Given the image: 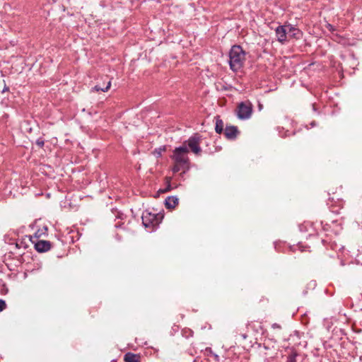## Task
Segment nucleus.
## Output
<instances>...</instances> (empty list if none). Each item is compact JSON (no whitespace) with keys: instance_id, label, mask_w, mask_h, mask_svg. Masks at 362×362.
<instances>
[{"instance_id":"20","label":"nucleus","mask_w":362,"mask_h":362,"mask_svg":"<svg viewBox=\"0 0 362 362\" xmlns=\"http://www.w3.org/2000/svg\"><path fill=\"white\" fill-rule=\"evenodd\" d=\"M272 327L274 329H281V326L279 324H277V323H274L272 325Z\"/></svg>"},{"instance_id":"2","label":"nucleus","mask_w":362,"mask_h":362,"mask_svg":"<svg viewBox=\"0 0 362 362\" xmlns=\"http://www.w3.org/2000/svg\"><path fill=\"white\" fill-rule=\"evenodd\" d=\"M245 61V52L239 45H234L229 52V64L234 71L240 70Z\"/></svg>"},{"instance_id":"9","label":"nucleus","mask_w":362,"mask_h":362,"mask_svg":"<svg viewBox=\"0 0 362 362\" xmlns=\"http://www.w3.org/2000/svg\"><path fill=\"white\" fill-rule=\"evenodd\" d=\"M124 362H141V357L138 354L128 352L124 356Z\"/></svg>"},{"instance_id":"19","label":"nucleus","mask_w":362,"mask_h":362,"mask_svg":"<svg viewBox=\"0 0 362 362\" xmlns=\"http://www.w3.org/2000/svg\"><path fill=\"white\" fill-rule=\"evenodd\" d=\"M42 233H43L39 230H37V232H35V236L36 238H39V237H40V236L42 235Z\"/></svg>"},{"instance_id":"13","label":"nucleus","mask_w":362,"mask_h":362,"mask_svg":"<svg viewBox=\"0 0 362 362\" xmlns=\"http://www.w3.org/2000/svg\"><path fill=\"white\" fill-rule=\"evenodd\" d=\"M111 86V81H110L108 83H107V85L106 86L105 88H101L98 85L95 86L94 87V89L96 90V91H99V90H101V91H103V92H106L110 88Z\"/></svg>"},{"instance_id":"21","label":"nucleus","mask_w":362,"mask_h":362,"mask_svg":"<svg viewBox=\"0 0 362 362\" xmlns=\"http://www.w3.org/2000/svg\"><path fill=\"white\" fill-rule=\"evenodd\" d=\"M327 28H329V30H334L333 26L332 25H330V24H328Z\"/></svg>"},{"instance_id":"15","label":"nucleus","mask_w":362,"mask_h":362,"mask_svg":"<svg viewBox=\"0 0 362 362\" xmlns=\"http://www.w3.org/2000/svg\"><path fill=\"white\" fill-rule=\"evenodd\" d=\"M288 32L289 33H292V35L296 37V35H297V33L296 32H299L298 30H297L296 28H293V27H291L290 25H288Z\"/></svg>"},{"instance_id":"3","label":"nucleus","mask_w":362,"mask_h":362,"mask_svg":"<svg viewBox=\"0 0 362 362\" xmlns=\"http://www.w3.org/2000/svg\"><path fill=\"white\" fill-rule=\"evenodd\" d=\"M201 137L197 134H194L190 136L187 140L182 143V146H185L189 151L190 150L193 153L199 156L202 153L200 147Z\"/></svg>"},{"instance_id":"4","label":"nucleus","mask_w":362,"mask_h":362,"mask_svg":"<svg viewBox=\"0 0 362 362\" xmlns=\"http://www.w3.org/2000/svg\"><path fill=\"white\" fill-rule=\"evenodd\" d=\"M252 113V105L249 101L241 102L236 109V115L240 119H248Z\"/></svg>"},{"instance_id":"17","label":"nucleus","mask_w":362,"mask_h":362,"mask_svg":"<svg viewBox=\"0 0 362 362\" xmlns=\"http://www.w3.org/2000/svg\"><path fill=\"white\" fill-rule=\"evenodd\" d=\"M44 140L41 138L38 139L37 141H36V144L40 146V147H43L44 146Z\"/></svg>"},{"instance_id":"7","label":"nucleus","mask_w":362,"mask_h":362,"mask_svg":"<svg viewBox=\"0 0 362 362\" xmlns=\"http://www.w3.org/2000/svg\"><path fill=\"white\" fill-rule=\"evenodd\" d=\"M51 248V243L47 240H38L35 244V249L40 252H45L49 250Z\"/></svg>"},{"instance_id":"14","label":"nucleus","mask_w":362,"mask_h":362,"mask_svg":"<svg viewBox=\"0 0 362 362\" xmlns=\"http://www.w3.org/2000/svg\"><path fill=\"white\" fill-rule=\"evenodd\" d=\"M296 356H297V354L296 353H293L292 354H290L288 358H287V361L286 362H296Z\"/></svg>"},{"instance_id":"18","label":"nucleus","mask_w":362,"mask_h":362,"mask_svg":"<svg viewBox=\"0 0 362 362\" xmlns=\"http://www.w3.org/2000/svg\"><path fill=\"white\" fill-rule=\"evenodd\" d=\"M6 305L4 300L0 299V312L2 311L5 308Z\"/></svg>"},{"instance_id":"6","label":"nucleus","mask_w":362,"mask_h":362,"mask_svg":"<svg viewBox=\"0 0 362 362\" xmlns=\"http://www.w3.org/2000/svg\"><path fill=\"white\" fill-rule=\"evenodd\" d=\"M276 35L278 41L284 43L286 41V34L288 33V26L280 25L276 28Z\"/></svg>"},{"instance_id":"5","label":"nucleus","mask_w":362,"mask_h":362,"mask_svg":"<svg viewBox=\"0 0 362 362\" xmlns=\"http://www.w3.org/2000/svg\"><path fill=\"white\" fill-rule=\"evenodd\" d=\"M142 223L146 228L154 226L159 223L157 215L145 211L142 214Z\"/></svg>"},{"instance_id":"8","label":"nucleus","mask_w":362,"mask_h":362,"mask_svg":"<svg viewBox=\"0 0 362 362\" xmlns=\"http://www.w3.org/2000/svg\"><path fill=\"white\" fill-rule=\"evenodd\" d=\"M223 133L227 139H234L238 134V130L235 126H226Z\"/></svg>"},{"instance_id":"16","label":"nucleus","mask_w":362,"mask_h":362,"mask_svg":"<svg viewBox=\"0 0 362 362\" xmlns=\"http://www.w3.org/2000/svg\"><path fill=\"white\" fill-rule=\"evenodd\" d=\"M170 177H168L167 178V182H168V186L166 187L165 189H164L163 190V192H167L168 191H170L171 189V187H170Z\"/></svg>"},{"instance_id":"10","label":"nucleus","mask_w":362,"mask_h":362,"mask_svg":"<svg viewBox=\"0 0 362 362\" xmlns=\"http://www.w3.org/2000/svg\"><path fill=\"white\" fill-rule=\"evenodd\" d=\"M165 204L167 209H174L178 204V198L171 196L166 198Z\"/></svg>"},{"instance_id":"11","label":"nucleus","mask_w":362,"mask_h":362,"mask_svg":"<svg viewBox=\"0 0 362 362\" xmlns=\"http://www.w3.org/2000/svg\"><path fill=\"white\" fill-rule=\"evenodd\" d=\"M223 122L221 119H217L216 122L215 130L218 134H221L223 131Z\"/></svg>"},{"instance_id":"1","label":"nucleus","mask_w":362,"mask_h":362,"mask_svg":"<svg viewBox=\"0 0 362 362\" xmlns=\"http://www.w3.org/2000/svg\"><path fill=\"white\" fill-rule=\"evenodd\" d=\"M189 149L185 146L176 147L170 156L173 160L174 165L172 168L173 173L182 171L180 175L182 176L190 168L189 159L188 158Z\"/></svg>"},{"instance_id":"12","label":"nucleus","mask_w":362,"mask_h":362,"mask_svg":"<svg viewBox=\"0 0 362 362\" xmlns=\"http://www.w3.org/2000/svg\"><path fill=\"white\" fill-rule=\"evenodd\" d=\"M166 147L165 146H160L159 148H157L153 150L152 153L157 158H159L161 156L163 152L165 151Z\"/></svg>"}]
</instances>
